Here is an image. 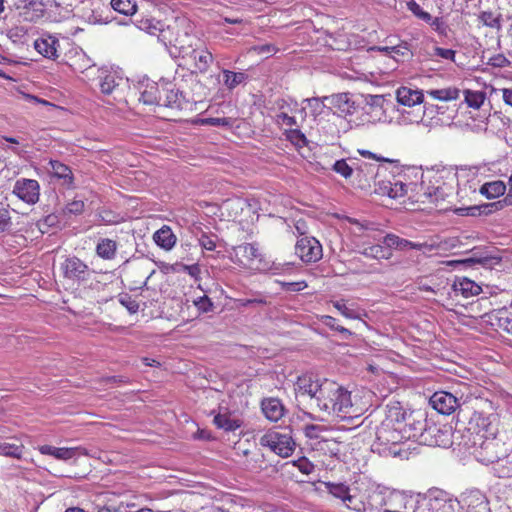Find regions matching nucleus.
<instances>
[{"label":"nucleus","instance_id":"32","mask_svg":"<svg viewBox=\"0 0 512 512\" xmlns=\"http://www.w3.org/2000/svg\"><path fill=\"white\" fill-rule=\"evenodd\" d=\"M427 95L438 101H453L460 96V90L457 87H446L441 89H430L426 91Z\"/></svg>","mask_w":512,"mask_h":512},{"label":"nucleus","instance_id":"59","mask_svg":"<svg viewBox=\"0 0 512 512\" xmlns=\"http://www.w3.org/2000/svg\"><path fill=\"white\" fill-rule=\"evenodd\" d=\"M456 52L452 49L436 47L434 49V55L441 57L446 60L454 61Z\"/></svg>","mask_w":512,"mask_h":512},{"label":"nucleus","instance_id":"55","mask_svg":"<svg viewBox=\"0 0 512 512\" xmlns=\"http://www.w3.org/2000/svg\"><path fill=\"white\" fill-rule=\"evenodd\" d=\"M487 63L492 67L503 68L507 67L510 61L503 54H497L490 57Z\"/></svg>","mask_w":512,"mask_h":512},{"label":"nucleus","instance_id":"14","mask_svg":"<svg viewBox=\"0 0 512 512\" xmlns=\"http://www.w3.org/2000/svg\"><path fill=\"white\" fill-rule=\"evenodd\" d=\"M434 410L443 415H450L459 407L458 399L449 392L437 391L429 399Z\"/></svg>","mask_w":512,"mask_h":512},{"label":"nucleus","instance_id":"30","mask_svg":"<svg viewBox=\"0 0 512 512\" xmlns=\"http://www.w3.org/2000/svg\"><path fill=\"white\" fill-rule=\"evenodd\" d=\"M506 189L507 186L503 181L496 180L484 183L480 187L479 193L485 196L487 199H494L503 196L506 192Z\"/></svg>","mask_w":512,"mask_h":512},{"label":"nucleus","instance_id":"3","mask_svg":"<svg viewBox=\"0 0 512 512\" xmlns=\"http://www.w3.org/2000/svg\"><path fill=\"white\" fill-rule=\"evenodd\" d=\"M479 430L475 432L469 445L470 454L480 463L489 465L506 457L504 443L496 438V428L492 427L489 418L474 414Z\"/></svg>","mask_w":512,"mask_h":512},{"label":"nucleus","instance_id":"52","mask_svg":"<svg viewBox=\"0 0 512 512\" xmlns=\"http://www.w3.org/2000/svg\"><path fill=\"white\" fill-rule=\"evenodd\" d=\"M293 465L296 466L299 471L305 475H309L314 471V465L306 457H301L293 461Z\"/></svg>","mask_w":512,"mask_h":512},{"label":"nucleus","instance_id":"64","mask_svg":"<svg viewBox=\"0 0 512 512\" xmlns=\"http://www.w3.org/2000/svg\"><path fill=\"white\" fill-rule=\"evenodd\" d=\"M501 93H502V100L503 102L512 107V87L510 88H502L500 89Z\"/></svg>","mask_w":512,"mask_h":512},{"label":"nucleus","instance_id":"50","mask_svg":"<svg viewBox=\"0 0 512 512\" xmlns=\"http://www.w3.org/2000/svg\"><path fill=\"white\" fill-rule=\"evenodd\" d=\"M360 154L365 157V158H369V159H375L377 161H380V162H383L382 164L388 166V167H392L393 169H398L399 168V161H395V160H390V159H386V158H383V157H378L376 156L374 153L368 151V150H362V151H359Z\"/></svg>","mask_w":512,"mask_h":512},{"label":"nucleus","instance_id":"12","mask_svg":"<svg viewBox=\"0 0 512 512\" xmlns=\"http://www.w3.org/2000/svg\"><path fill=\"white\" fill-rule=\"evenodd\" d=\"M259 257V249L255 244L244 243L234 247L232 261L243 268L254 269Z\"/></svg>","mask_w":512,"mask_h":512},{"label":"nucleus","instance_id":"13","mask_svg":"<svg viewBox=\"0 0 512 512\" xmlns=\"http://www.w3.org/2000/svg\"><path fill=\"white\" fill-rule=\"evenodd\" d=\"M460 504L466 512H489L488 499L479 489H470L463 492Z\"/></svg>","mask_w":512,"mask_h":512},{"label":"nucleus","instance_id":"53","mask_svg":"<svg viewBox=\"0 0 512 512\" xmlns=\"http://www.w3.org/2000/svg\"><path fill=\"white\" fill-rule=\"evenodd\" d=\"M11 216L10 212L7 208L0 209V233H3L8 230L11 226Z\"/></svg>","mask_w":512,"mask_h":512},{"label":"nucleus","instance_id":"58","mask_svg":"<svg viewBox=\"0 0 512 512\" xmlns=\"http://www.w3.org/2000/svg\"><path fill=\"white\" fill-rule=\"evenodd\" d=\"M252 51L259 55L263 54H269L273 55L276 52H278V48L273 44H261V45H255L252 47Z\"/></svg>","mask_w":512,"mask_h":512},{"label":"nucleus","instance_id":"23","mask_svg":"<svg viewBox=\"0 0 512 512\" xmlns=\"http://www.w3.org/2000/svg\"><path fill=\"white\" fill-rule=\"evenodd\" d=\"M453 290L456 295H462L465 298L476 296L482 291L481 286L466 277L456 278L453 283Z\"/></svg>","mask_w":512,"mask_h":512},{"label":"nucleus","instance_id":"4","mask_svg":"<svg viewBox=\"0 0 512 512\" xmlns=\"http://www.w3.org/2000/svg\"><path fill=\"white\" fill-rule=\"evenodd\" d=\"M193 31L194 25L188 18L178 17L160 30L159 39L165 46L175 48L179 56L186 57L192 51L195 40Z\"/></svg>","mask_w":512,"mask_h":512},{"label":"nucleus","instance_id":"21","mask_svg":"<svg viewBox=\"0 0 512 512\" xmlns=\"http://www.w3.org/2000/svg\"><path fill=\"white\" fill-rule=\"evenodd\" d=\"M428 500L430 509L434 512H447L452 508L448 494L440 489L429 490Z\"/></svg>","mask_w":512,"mask_h":512},{"label":"nucleus","instance_id":"7","mask_svg":"<svg viewBox=\"0 0 512 512\" xmlns=\"http://www.w3.org/2000/svg\"><path fill=\"white\" fill-rule=\"evenodd\" d=\"M388 172V166L384 164L376 165L362 160H355V169L351 185L355 188L366 190L371 187L372 181L376 182L385 176Z\"/></svg>","mask_w":512,"mask_h":512},{"label":"nucleus","instance_id":"40","mask_svg":"<svg viewBox=\"0 0 512 512\" xmlns=\"http://www.w3.org/2000/svg\"><path fill=\"white\" fill-rule=\"evenodd\" d=\"M464 100L468 107L479 109L486 100V94L483 91L464 90Z\"/></svg>","mask_w":512,"mask_h":512},{"label":"nucleus","instance_id":"9","mask_svg":"<svg viewBox=\"0 0 512 512\" xmlns=\"http://www.w3.org/2000/svg\"><path fill=\"white\" fill-rule=\"evenodd\" d=\"M394 170L392 167H388L385 176L376 182L375 193L392 199H399L406 195L408 186L399 176L394 175Z\"/></svg>","mask_w":512,"mask_h":512},{"label":"nucleus","instance_id":"45","mask_svg":"<svg viewBox=\"0 0 512 512\" xmlns=\"http://www.w3.org/2000/svg\"><path fill=\"white\" fill-rule=\"evenodd\" d=\"M333 306L343 317L347 319H360V313L357 310L348 307L344 300L334 301Z\"/></svg>","mask_w":512,"mask_h":512},{"label":"nucleus","instance_id":"57","mask_svg":"<svg viewBox=\"0 0 512 512\" xmlns=\"http://www.w3.org/2000/svg\"><path fill=\"white\" fill-rule=\"evenodd\" d=\"M402 239L399 236L395 234H387L384 237V244L387 246L386 248H396V249H402Z\"/></svg>","mask_w":512,"mask_h":512},{"label":"nucleus","instance_id":"39","mask_svg":"<svg viewBox=\"0 0 512 512\" xmlns=\"http://www.w3.org/2000/svg\"><path fill=\"white\" fill-rule=\"evenodd\" d=\"M332 169L335 173L339 174L351 183L355 169V161H352L351 164H349L345 159L337 160L333 164Z\"/></svg>","mask_w":512,"mask_h":512},{"label":"nucleus","instance_id":"36","mask_svg":"<svg viewBox=\"0 0 512 512\" xmlns=\"http://www.w3.org/2000/svg\"><path fill=\"white\" fill-rule=\"evenodd\" d=\"M214 424L225 431H235L240 428L242 425V421L240 419L231 418V416L227 413L217 414L213 419Z\"/></svg>","mask_w":512,"mask_h":512},{"label":"nucleus","instance_id":"51","mask_svg":"<svg viewBox=\"0 0 512 512\" xmlns=\"http://www.w3.org/2000/svg\"><path fill=\"white\" fill-rule=\"evenodd\" d=\"M201 124L204 125H213V126H232L233 120L232 118H226V117H209L205 119L200 120Z\"/></svg>","mask_w":512,"mask_h":512},{"label":"nucleus","instance_id":"22","mask_svg":"<svg viewBox=\"0 0 512 512\" xmlns=\"http://www.w3.org/2000/svg\"><path fill=\"white\" fill-rule=\"evenodd\" d=\"M261 409L265 417L277 422L284 416V406L278 398H266L261 403Z\"/></svg>","mask_w":512,"mask_h":512},{"label":"nucleus","instance_id":"60","mask_svg":"<svg viewBox=\"0 0 512 512\" xmlns=\"http://www.w3.org/2000/svg\"><path fill=\"white\" fill-rule=\"evenodd\" d=\"M428 23L433 28V30H435L439 34H445L446 33V28L447 27H446L444 21L442 20V18H439V17L432 18L431 17V20Z\"/></svg>","mask_w":512,"mask_h":512},{"label":"nucleus","instance_id":"49","mask_svg":"<svg viewBox=\"0 0 512 512\" xmlns=\"http://www.w3.org/2000/svg\"><path fill=\"white\" fill-rule=\"evenodd\" d=\"M280 285L281 289L286 292H299L308 287L306 281H296V282H285V281H277Z\"/></svg>","mask_w":512,"mask_h":512},{"label":"nucleus","instance_id":"44","mask_svg":"<svg viewBox=\"0 0 512 512\" xmlns=\"http://www.w3.org/2000/svg\"><path fill=\"white\" fill-rule=\"evenodd\" d=\"M480 22L490 28L500 29L501 20L500 15L490 11H484L479 15Z\"/></svg>","mask_w":512,"mask_h":512},{"label":"nucleus","instance_id":"46","mask_svg":"<svg viewBox=\"0 0 512 512\" xmlns=\"http://www.w3.org/2000/svg\"><path fill=\"white\" fill-rule=\"evenodd\" d=\"M407 8L417 18L421 19L424 22H430L431 15L428 12L424 11L421 8V6L414 0L407 2Z\"/></svg>","mask_w":512,"mask_h":512},{"label":"nucleus","instance_id":"29","mask_svg":"<svg viewBox=\"0 0 512 512\" xmlns=\"http://www.w3.org/2000/svg\"><path fill=\"white\" fill-rule=\"evenodd\" d=\"M488 322L496 329L512 334V319L509 318L506 311H492L486 315Z\"/></svg>","mask_w":512,"mask_h":512},{"label":"nucleus","instance_id":"31","mask_svg":"<svg viewBox=\"0 0 512 512\" xmlns=\"http://www.w3.org/2000/svg\"><path fill=\"white\" fill-rule=\"evenodd\" d=\"M162 100L159 105H163L172 109H182L183 95L178 89H164L162 91Z\"/></svg>","mask_w":512,"mask_h":512},{"label":"nucleus","instance_id":"62","mask_svg":"<svg viewBox=\"0 0 512 512\" xmlns=\"http://www.w3.org/2000/svg\"><path fill=\"white\" fill-rule=\"evenodd\" d=\"M66 209L69 213L80 214L84 210V202L81 200H74L67 205Z\"/></svg>","mask_w":512,"mask_h":512},{"label":"nucleus","instance_id":"19","mask_svg":"<svg viewBox=\"0 0 512 512\" xmlns=\"http://www.w3.org/2000/svg\"><path fill=\"white\" fill-rule=\"evenodd\" d=\"M49 165L50 173L54 178L62 180V185L69 189L74 187V175L69 166L58 160H50Z\"/></svg>","mask_w":512,"mask_h":512},{"label":"nucleus","instance_id":"24","mask_svg":"<svg viewBox=\"0 0 512 512\" xmlns=\"http://www.w3.org/2000/svg\"><path fill=\"white\" fill-rule=\"evenodd\" d=\"M45 21L61 22L69 15V10L56 0H44Z\"/></svg>","mask_w":512,"mask_h":512},{"label":"nucleus","instance_id":"56","mask_svg":"<svg viewBox=\"0 0 512 512\" xmlns=\"http://www.w3.org/2000/svg\"><path fill=\"white\" fill-rule=\"evenodd\" d=\"M275 120L278 125H285L290 128L297 125L295 117L289 116L287 113L284 112L277 114Z\"/></svg>","mask_w":512,"mask_h":512},{"label":"nucleus","instance_id":"38","mask_svg":"<svg viewBox=\"0 0 512 512\" xmlns=\"http://www.w3.org/2000/svg\"><path fill=\"white\" fill-rule=\"evenodd\" d=\"M162 94L156 84L147 86L140 94L139 101L146 105H159Z\"/></svg>","mask_w":512,"mask_h":512},{"label":"nucleus","instance_id":"17","mask_svg":"<svg viewBox=\"0 0 512 512\" xmlns=\"http://www.w3.org/2000/svg\"><path fill=\"white\" fill-rule=\"evenodd\" d=\"M124 82L122 76L114 70H102L99 76V87L103 94L111 95Z\"/></svg>","mask_w":512,"mask_h":512},{"label":"nucleus","instance_id":"20","mask_svg":"<svg viewBox=\"0 0 512 512\" xmlns=\"http://www.w3.org/2000/svg\"><path fill=\"white\" fill-rule=\"evenodd\" d=\"M188 56H192L194 67L200 73H206L214 61L213 54L206 48H193Z\"/></svg>","mask_w":512,"mask_h":512},{"label":"nucleus","instance_id":"6","mask_svg":"<svg viewBox=\"0 0 512 512\" xmlns=\"http://www.w3.org/2000/svg\"><path fill=\"white\" fill-rule=\"evenodd\" d=\"M63 276L66 279L77 282L78 285L98 289L100 281L95 280L97 273L76 256L68 257L61 265Z\"/></svg>","mask_w":512,"mask_h":512},{"label":"nucleus","instance_id":"26","mask_svg":"<svg viewBox=\"0 0 512 512\" xmlns=\"http://www.w3.org/2000/svg\"><path fill=\"white\" fill-rule=\"evenodd\" d=\"M80 450L79 447H54L51 445H41L38 447V451L42 455H50L58 460H70L76 452Z\"/></svg>","mask_w":512,"mask_h":512},{"label":"nucleus","instance_id":"35","mask_svg":"<svg viewBox=\"0 0 512 512\" xmlns=\"http://www.w3.org/2000/svg\"><path fill=\"white\" fill-rule=\"evenodd\" d=\"M330 103L345 114H351L355 109L354 102L351 100L348 93H338L332 95Z\"/></svg>","mask_w":512,"mask_h":512},{"label":"nucleus","instance_id":"11","mask_svg":"<svg viewBox=\"0 0 512 512\" xmlns=\"http://www.w3.org/2000/svg\"><path fill=\"white\" fill-rule=\"evenodd\" d=\"M12 193L26 204L34 205L39 201L40 185L37 180L20 178L16 180Z\"/></svg>","mask_w":512,"mask_h":512},{"label":"nucleus","instance_id":"10","mask_svg":"<svg viewBox=\"0 0 512 512\" xmlns=\"http://www.w3.org/2000/svg\"><path fill=\"white\" fill-rule=\"evenodd\" d=\"M295 253L305 263H314L322 258V245L315 237H302L295 245Z\"/></svg>","mask_w":512,"mask_h":512},{"label":"nucleus","instance_id":"25","mask_svg":"<svg viewBox=\"0 0 512 512\" xmlns=\"http://www.w3.org/2000/svg\"><path fill=\"white\" fill-rule=\"evenodd\" d=\"M397 101L408 107L420 104L424 100L423 92L420 90H413L408 87H400L396 91Z\"/></svg>","mask_w":512,"mask_h":512},{"label":"nucleus","instance_id":"8","mask_svg":"<svg viewBox=\"0 0 512 512\" xmlns=\"http://www.w3.org/2000/svg\"><path fill=\"white\" fill-rule=\"evenodd\" d=\"M260 444L283 458L292 455L296 447V443L290 432H281L278 430L267 431L260 438Z\"/></svg>","mask_w":512,"mask_h":512},{"label":"nucleus","instance_id":"2","mask_svg":"<svg viewBox=\"0 0 512 512\" xmlns=\"http://www.w3.org/2000/svg\"><path fill=\"white\" fill-rule=\"evenodd\" d=\"M459 185L457 196L464 199L468 196L466 185L461 186L458 183L457 173L451 168L443 167L437 170L427 172L422 180L423 193L417 198V202L423 204H434L440 211L454 210L459 215H474L477 206L464 208H453L449 205V199L454 195L455 187Z\"/></svg>","mask_w":512,"mask_h":512},{"label":"nucleus","instance_id":"47","mask_svg":"<svg viewBox=\"0 0 512 512\" xmlns=\"http://www.w3.org/2000/svg\"><path fill=\"white\" fill-rule=\"evenodd\" d=\"M321 320L322 322L328 326L329 328H331L332 330H335L343 335H346V336H351L352 335V332L350 330H348L347 328L341 326V325H337V320L336 318L332 317V316H329V315H324L321 317Z\"/></svg>","mask_w":512,"mask_h":512},{"label":"nucleus","instance_id":"42","mask_svg":"<svg viewBox=\"0 0 512 512\" xmlns=\"http://www.w3.org/2000/svg\"><path fill=\"white\" fill-rule=\"evenodd\" d=\"M111 6L123 15H133L137 10L134 0H111Z\"/></svg>","mask_w":512,"mask_h":512},{"label":"nucleus","instance_id":"54","mask_svg":"<svg viewBox=\"0 0 512 512\" xmlns=\"http://www.w3.org/2000/svg\"><path fill=\"white\" fill-rule=\"evenodd\" d=\"M195 306L197 309L202 312L206 313L213 309V303L207 296L199 297L197 300L194 301Z\"/></svg>","mask_w":512,"mask_h":512},{"label":"nucleus","instance_id":"37","mask_svg":"<svg viewBox=\"0 0 512 512\" xmlns=\"http://www.w3.org/2000/svg\"><path fill=\"white\" fill-rule=\"evenodd\" d=\"M359 253L364 255L367 258L372 259H389L392 255L391 250L380 245H370L367 247H363L361 250H359Z\"/></svg>","mask_w":512,"mask_h":512},{"label":"nucleus","instance_id":"16","mask_svg":"<svg viewBox=\"0 0 512 512\" xmlns=\"http://www.w3.org/2000/svg\"><path fill=\"white\" fill-rule=\"evenodd\" d=\"M35 50L43 57L55 60L58 58L59 40L50 34H43L34 41Z\"/></svg>","mask_w":512,"mask_h":512},{"label":"nucleus","instance_id":"43","mask_svg":"<svg viewBox=\"0 0 512 512\" xmlns=\"http://www.w3.org/2000/svg\"><path fill=\"white\" fill-rule=\"evenodd\" d=\"M285 136L297 148H303L307 145L308 141L306 136L299 130L290 128L285 130Z\"/></svg>","mask_w":512,"mask_h":512},{"label":"nucleus","instance_id":"18","mask_svg":"<svg viewBox=\"0 0 512 512\" xmlns=\"http://www.w3.org/2000/svg\"><path fill=\"white\" fill-rule=\"evenodd\" d=\"M20 17L26 22L45 20L44 0H33L25 4L20 11Z\"/></svg>","mask_w":512,"mask_h":512},{"label":"nucleus","instance_id":"5","mask_svg":"<svg viewBox=\"0 0 512 512\" xmlns=\"http://www.w3.org/2000/svg\"><path fill=\"white\" fill-rule=\"evenodd\" d=\"M406 417V412L400 406H391L386 419L377 428V439L384 445L397 444L404 439L401 425Z\"/></svg>","mask_w":512,"mask_h":512},{"label":"nucleus","instance_id":"1","mask_svg":"<svg viewBox=\"0 0 512 512\" xmlns=\"http://www.w3.org/2000/svg\"><path fill=\"white\" fill-rule=\"evenodd\" d=\"M294 394L298 404L340 420L360 417L365 405L353 400L352 393L340 383L320 378L312 373H303L294 382Z\"/></svg>","mask_w":512,"mask_h":512},{"label":"nucleus","instance_id":"61","mask_svg":"<svg viewBox=\"0 0 512 512\" xmlns=\"http://www.w3.org/2000/svg\"><path fill=\"white\" fill-rule=\"evenodd\" d=\"M320 431L321 427L318 425L309 424L304 427V434L310 439H317Z\"/></svg>","mask_w":512,"mask_h":512},{"label":"nucleus","instance_id":"48","mask_svg":"<svg viewBox=\"0 0 512 512\" xmlns=\"http://www.w3.org/2000/svg\"><path fill=\"white\" fill-rule=\"evenodd\" d=\"M118 300L131 314L136 313L139 309L138 302L129 294H120Z\"/></svg>","mask_w":512,"mask_h":512},{"label":"nucleus","instance_id":"33","mask_svg":"<svg viewBox=\"0 0 512 512\" xmlns=\"http://www.w3.org/2000/svg\"><path fill=\"white\" fill-rule=\"evenodd\" d=\"M117 251V243L109 238H102L96 246V254L105 260H111L115 257Z\"/></svg>","mask_w":512,"mask_h":512},{"label":"nucleus","instance_id":"27","mask_svg":"<svg viewBox=\"0 0 512 512\" xmlns=\"http://www.w3.org/2000/svg\"><path fill=\"white\" fill-rule=\"evenodd\" d=\"M66 63L76 73H84L94 66L92 60L82 51L71 53Z\"/></svg>","mask_w":512,"mask_h":512},{"label":"nucleus","instance_id":"63","mask_svg":"<svg viewBox=\"0 0 512 512\" xmlns=\"http://www.w3.org/2000/svg\"><path fill=\"white\" fill-rule=\"evenodd\" d=\"M428 247L426 243H415L406 239H402V249L422 250Z\"/></svg>","mask_w":512,"mask_h":512},{"label":"nucleus","instance_id":"28","mask_svg":"<svg viewBox=\"0 0 512 512\" xmlns=\"http://www.w3.org/2000/svg\"><path fill=\"white\" fill-rule=\"evenodd\" d=\"M153 240L159 247L168 251L175 246L177 238L169 226L163 225L153 234Z\"/></svg>","mask_w":512,"mask_h":512},{"label":"nucleus","instance_id":"15","mask_svg":"<svg viewBox=\"0 0 512 512\" xmlns=\"http://www.w3.org/2000/svg\"><path fill=\"white\" fill-rule=\"evenodd\" d=\"M327 489L335 498L343 501L347 508L361 511L364 507L362 501L357 499V496L350 494V488L343 483H327Z\"/></svg>","mask_w":512,"mask_h":512},{"label":"nucleus","instance_id":"34","mask_svg":"<svg viewBox=\"0 0 512 512\" xmlns=\"http://www.w3.org/2000/svg\"><path fill=\"white\" fill-rule=\"evenodd\" d=\"M25 446L23 443L0 442V456H5L17 460L23 458Z\"/></svg>","mask_w":512,"mask_h":512},{"label":"nucleus","instance_id":"41","mask_svg":"<svg viewBox=\"0 0 512 512\" xmlns=\"http://www.w3.org/2000/svg\"><path fill=\"white\" fill-rule=\"evenodd\" d=\"M222 73L223 83L229 90H233L246 79V74L243 72H234L224 69Z\"/></svg>","mask_w":512,"mask_h":512}]
</instances>
